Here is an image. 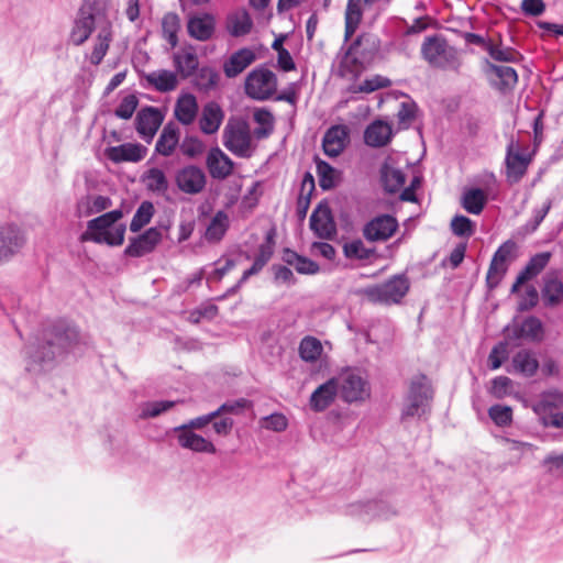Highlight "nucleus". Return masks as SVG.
<instances>
[{"label":"nucleus","mask_w":563,"mask_h":563,"mask_svg":"<svg viewBox=\"0 0 563 563\" xmlns=\"http://www.w3.org/2000/svg\"><path fill=\"white\" fill-rule=\"evenodd\" d=\"M179 150L188 158L199 157L206 150L205 143L197 136L187 135L179 143Z\"/></svg>","instance_id":"55"},{"label":"nucleus","mask_w":563,"mask_h":563,"mask_svg":"<svg viewBox=\"0 0 563 563\" xmlns=\"http://www.w3.org/2000/svg\"><path fill=\"white\" fill-rule=\"evenodd\" d=\"M349 143V129L343 124L327 130L322 139V148L327 156H339Z\"/></svg>","instance_id":"22"},{"label":"nucleus","mask_w":563,"mask_h":563,"mask_svg":"<svg viewBox=\"0 0 563 563\" xmlns=\"http://www.w3.org/2000/svg\"><path fill=\"white\" fill-rule=\"evenodd\" d=\"M347 514L351 516L360 517L364 520L388 517L387 506L382 500H371L366 503L358 501L351 504L347 507Z\"/></svg>","instance_id":"31"},{"label":"nucleus","mask_w":563,"mask_h":563,"mask_svg":"<svg viewBox=\"0 0 563 563\" xmlns=\"http://www.w3.org/2000/svg\"><path fill=\"white\" fill-rule=\"evenodd\" d=\"M519 335L533 342L542 341L544 329L541 320L533 316L526 318L520 324Z\"/></svg>","instance_id":"50"},{"label":"nucleus","mask_w":563,"mask_h":563,"mask_svg":"<svg viewBox=\"0 0 563 563\" xmlns=\"http://www.w3.org/2000/svg\"><path fill=\"white\" fill-rule=\"evenodd\" d=\"M508 343L499 342L496 344L488 356L489 366L492 369H497L501 366L503 362L508 357Z\"/></svg>","instance_id":"62"},{"label":"nucleus","mask_w":563,"mask_h":563,"mask_svg":"<svg viewBox=\"0 0 563 563\" xmlns=\"http://www.w3.org/2000/svg\"><path fill=\"white\" fill-rule=\"evenodd\" d=\"M154 214V206L151 201H143L139 208L136 209L131 223L130 230L132 232L140 231L143 227H145L152 219Z\"/></svg>","instance_id":"53"},{"label":"nucleus","mask_w":563,"mask_h":563,"mask_svg":"<svg viewBox=\"0 0 563 563\" xmlns=\"http://www.w3.org/2000/svg\"><path fill=\"white\" fill-rule=\"evenodd\" d=\"M516 242L507 240L494 253L486 275V285L489 289L499 286L510 264L516 258Z\"/></svg>","instance_id":"8"},{"label":"nucleus","mask_w":563,"mask_h":563,"mask_svg":"<svg viewBox=\"0 0 563 563\" xmlns=\"http://www.w3.org/2000/svg\"><path fill=\"white\" fill-rule=\"evenodd\" d=\"M256 59V54L249 47L234 52L223 64V73L228 78H234L244 71Z\"/></svg>","instance_id":"27"},{"label":"nucleus","mask_w":563,"mask_h":563,"mask_svg":"<svg viewBox=\"0 0 563 563\" xmlns=\"http://www.w3.org/2000/svg\"><path fill=\"white\" fill-rule=\"evenodd\" d=\"M261 426L275 432L285 431L288 427V420L283 413H272L261 419Z\"/></svg>","instance_id":"60"},{"label":"nucleus","mask_w":563,"mask_h":563,"mask_svg":"<svg viewBox=\"0 0 563 563\" xmlns=\"http://www.w3.org/2000/svg\"><path fill=\"white\" fill-rule=\"evenodd\" d=\"M180 29V20L176 13L168 12L162 19V31L164 38L175 47L178 43L177 33Z\"/></svg>","instance_id":"52"},{"label":"nucleus","mask_w":563,"mask_h":563,"mask_svg":"<svg viewBox=\"0 0 563 563\" xmlns=\"http://www.w3.org/2000/svg\"><path fill=\"white\" fill-rule=\"evenodd\" d=\"M316 165L320 187L323 190L334 188L336 184V170L330 164L321 159H317Z\"/></svg>","instance_id":"54"},{"label":"nucleus","mask_w":563,"mask_h":563,"mask_svg":"<svg viewBox=\"0 0 563 563\" xmlns=\"http://www.w3.org/2000/svg\"><path fill=\"white\" fill-rule=\"evenodd\" d=\"M339 379L333 377L321 384L311 394L309 406L314 412H322L328 409L339 395Z\"/></svg>","instance_id":"19"},{"label":"nucleus","mask_w":563,"mask_h":563,"mask_svg":"<svg viewBox=\"0 0 563 563\" xmlns=\"http://www.w3.org/2000/svg\"><path fill=\"white\" fill-rule=\"evenodd\" d=\"M147 153V148L140 143H124L106 150V156L113 163L141 162Z\"/></svg>","instance_id":"23"},{"label":"nucleus","mask_w":563,"mask_h":563,"mask_svg":"<svg viewBox=\"0 0 563 563\" xmlns=\"http://www.w3.org/2000/svg\"><path fill=\"white\" fill-rule=\"evenodd\" d=\"M512 364L516 371L527 377L533 376L539 368L536 354L530 350H521L516 353L512 357Z\"/></svg>","instance_id":"41"},{"label":"nucleus","mask_w":563,"mask_h":563,"mask_svg":"<svg viewBox=\"0 0 563 563\" xmlns=\"http://www.w3.org/2000/svg\"><path fill=\"white\" fill-rule=\"evenodd\" d=\"M42 341L26 347L31 360L27 364L29 371L35 369L34 365L51 363L57 355L70 350L79 341V332L76 327L58 321L43 330Z\"/></svg>","instance_id":"1"},{"label":"nucleus","mask_w":563,"mask_h":563,"mask_svg":"<svg viewBox=\"0 0 563 563\" xmlns=\"http://www.w3.org/2000/svg\"><path fill=\"white\" fill-rule=\"evenodd\" d=\"M338 379L340 396L344 401L350 404L364 401L369 397V385L361 375L354 372H349Z\"/></svg>","instance_id":"12"},{"label":"nucleus","mask_w":563,"mask_h":563,"mask_svg":"<svg viewBox=\"0 0 563 563\" xmlns=\"http://www.w3.org/2000/svg\"><path fill=\"white\" fill-rule=\"evenodd\" d=\"M398 229V221L390 214H379L366 222L362 229L363 238L368 242H385Z\"/></svg>","instance_id":"13"},{"label":"nucleus","mask_w":563,"mask_h":563,"mask_svg":"<svg viewBox=\"0 0 563 563\" xmlns=\"http://www.w3.org/2000/svg\"><path fill=\"white\" fill-rule=\"evenodd\" d=\"M421 54L429 65L435 68L457 70L461 66L455 51L439 36L427 37L422 43Z\"/></svg>","instance_id":"6"},{"label":"nucleus","mask_w":563,"mask_h":563,"mask_svg":"<svg viewBox=\"0 0 563 563\" xmlns=\"http://www.w3.org/2000/svg\"><path fill=\"white\" fill-rule=\"evenodd\" d=\"M206 165L212 178L224 179L231 175L233 170V162L219 147H212L206 159Z\"/></svg>","instance_id":"24"},{"label":"nucleus","mask_w":563,"mask_h":563,"mask_svg":"<svg viewBox=\"0 0 563 563\" xmlns=\"http://www.w3.org/2000/svg\"><path fill=\"white\" fill-rule=\"evenodd\" d=\"M311 231L321 240H331L336 234V225L328 203L320 202L310 216Z\"/></svg>","instance_id":"14"},{"label":"nucleus","mask_w":563,"mask_h":563,"mask_svg":"<svg viewBox=\"0 0 563 563\" xmlns=\"http://www.w3.org/2000/svg\"><path fill=\"white\" fill-rule=\"evenodd\" d=\"M112 201L109 197L101 195H87L81 197L76 205V216L78 218H88L92 214L102 212L111 207Z\"/></svg>","instance_id":"32"},{"label":"nucleus","mask_w":563,"mask_h":563,"mask_svg":"<svg viewBox=\"0 0 563 563\" xmlns=\"http://www.w3.org/2000/svg\"><path fill=\"white\" fill-rule=\"evenodd\" d=\"M121 210L106 212L87 222V230L79 236L80 242L106 243L111 246L121 245L124 241L125 225L114 223L122 218Z\"/></svg>","instance_id":"3"},{"label":"nucleus","mask_w":563,"mask_h":563,"mask_svg":"<svg viewBox=\"0 0 563 563\" xmlns=\"http://www.w3.org/2000/svg\"><path fill=\"white\" fill-rule=\"evenodd\" d=\"M223 118L224 113L221 107L214 101L208 102L205 104L199 119V128L201 132L205 134H214L218 132Z\"/></svg>","instance_id":"34"},{"label":"nucleus","mask_w":563,"mask_h":563,"mask_svg":"<svg viewBox=\"0 0 563 563\" xmlns=\"http://www.w3.org/2000/svg\"><path fill=\"white\" fill-rule=\"evenodd\" d=\"M164 115L155 107L141 109L135 118V129L143 140L151 142L162 125Z\"/></svg>","instance_id":"16"},{"label":"nucleus","mask_w":563,"mask_h":563,"mask_svg":"<svg viewBox=\"0 0 563 563\" xmlns=\"http://www.w3.org/2000/svg\"><path fill=\"white\" fill-rule=\"evenodd\" d=\"M198 110L196 97L191 93H183L176 101L174 115L183 125H190L195 122Z\"/></svg>","instance_id":"33"},{"label":"nucleus","mask_w":563,"mask_h":563,"mask_svg":"<svg viewBox=\"0 0 563 563\" xmlns=\"http://www.w3.org/2000/svg\"><path fill=\"white\" fill-rule=\"evenodd\" d=\"M161 240L162 231L157 228H150L143 234L131 240L124 252L129 256L141 257L154 251Z\"/></svg>","instance_id":"21"},{"label":"nucleus","mask_w":563,"mask_h":563,"mask_svg":"<svg viewBox=\"0 0 563 563\" xmlns=\"http://www.w3.org/2000/svg\"><path fill=\"white\" fill-rule=\"evenodd\" d=\"M409 279L406 275H394L383 284L358 290L369 302L393 305L399 303L409 291Z\"/></svg>","instance_id":"5"},{"label":"nucleus","mask_w":563,"mask_h":563,"mask_svg":"<svg viewBox=\"0 0 563 563\" xmlns=\"http://www.w3.org/2000/svg\"><path fill=\"white\" fill-rule=\"evenodd\" d=\"M417 112V106L415 102H401L400 109L397 113L399 124L404 128H408L413 121Z\"/></svg>","instance_id":"63"},{"label":"nucleus","mask_w":563,"mask_h":563,"mask_svg":"<svg viewBox=\"0 0 563 563\" xmlns=\"http://www.w3.org/2000/svg\"><path fill=\"white\" fill-rule=\"evenodd\" d=\"M364 0H347L344 14V41L352 38L363 19Z\"/></svg>","instance_id":"35"},{"label":"nucleus","mask_w":563,"mask_h":563,"mask_svg":"<svg viewBox=\"0 0 563 563\" xmlns=\"http://www.w3.org/2000/svg\"><path fill=\"white\" fill-rule=\"evenodd\" d=\"M541 292L547 307H554L563 302V282L558 274L545 275Z\"/></svg>","instance_id":"37"},{"label":"nucleus","mask_w":563,"mask_h":563,"mask_svg":"<svg viewBox=\"0 0 563 563\" xmlns=\"http://www.w3.org/2000/svg\"><path fill=\"white\" fill-rule=\"evenodd\" d=\"M175 183L180 191L188 195H197L205 189L207 177L200 167L188 165L177 170Z\"/></svg>","instance_id":"15"},{"label":"nucleus","mask_w":563,"mask_h":563,"mask_svg":"<svg viewBox=\"0 0 563 563\" xmlns=\"http://www.w3.org/2000/svg\"><path fill=\"white\" fill-rule=\"evenodd\" d=\"M451 230L456 236L470 238L475 232V223L470 218L457 214L451 220Z\"/></svg>","instance_id":"58"},{"label":"nucleus","mask_w":563,"mask_h":563,"mask_svg":"<svg viewBox=\"0 0 563 563\" xmlns=\"http://www.w3.org/2000/svg\"><path fill=\"white\" fill-rule=\"evenodd\" d=\"M488 416L498 427H508L512 422V409L505 405H494L488 409Z\"/></svg>","instance_id":"57"},{"label":"nucleus","mask_w":563,"mask_h":563,"mask_svg":"<svg viewBox=\"0 0 563 563\" xmlns=\"http://www.w3.org/2000/svg\"><path fill=\"white\" fill-rule=\"evenodd\" d=\"M276 90V75L265 66L253 69L245 79V92L255 100H267Z\"/></svg>","instance_id":"9"},{"label":"nucleus","mask_w":563,"mask_h":563,"mask_svg":"<svg viewBox=\"0 0 563 563\" xmlns=\"http://www.w3.org/2000/svg\"><path fill=\"white\" fill-rule=\"evenodd\" d=\"M511 379L507 376H497L492 380L490 394L496 398H503L509 393Z\"/></svg>","instance_id":"64"},{"label":"nucleus","mask_w":563,"mask_h":563,"mask_svg":"<svg viewBox=\"0 0 563 563\" xmlns=\"http://www.w3.org/2000/svg\"><path fill=\"white\" fill-rule=\"evenodd\" d=\"M177 145H179L178 128L173 123H167L156 141L155 152L168 157L174 153Z\"/></svg>","instance_id":"36"},{"label":"nucleus","mask_w":563,"mask_h":563,"mask_svg":"<svg viewBox=\"0 0 563 563\" xmlns=\"http://www.w3.org/2000/svg\"><path fill=\"white\" fill-rule=\"evenodd\" d=\"M378 49V43L369 34H362L350 45L341 60L340 68L343 73H357L358 64L369 59Z\"/></svg>","instance_id":"7"},{"label":"nucleus","mask_w":563,"mask_h":563,"mask_svg":"<svg viewBox=\"0 0 563 563\" xmlns=\"http://www.w3.org/2000/svg\"><path fill=\"white\" fill-rule=\"evenodd\" d=\"M563 408V393L550 390L541 394L540 398L533 404L532 409L539 417L540 423L545 427V422L552 420L554 416Z\"/></svg>","instance_id":"17"},{"label":"nucleus","mask_w":563,"mask_h":563,"mask_svg":"<svg viewBox=\"0 0 563 563\" xmlns=\"http://www.w3.org/2000/svg\"><path fill=\"white\" fill-rule=\"evenodd\" d=\"M144 77L148 85L159 92L173 91L178 85L177 75L167 69L155 70Z\"/></svg>","instance_id":"39"},{"label":"nucleus","mask_w":563,"mask_h":563,"mask_svg":"<svg viewBox=\"0 0 563 563\" xmlns=\"http://www.w3.org/2000/svg\"><path fill=\"white\" fill-rule=\"evenodd\" d=\"M391 85L390 79L383 77L380 75H375L372 78L365 79L361 85L357 86L356 89H354V92H365L369 93L375 90L387 88Z\"/></svg>","instance_id":"59"},{"label":"nucleus","mask_w":563,"mask_h":563,"mask_svg":"<svg viewBox=\"0 0 563 563\" xmlns=\"http://www.w3.org/2000/svg\"><path fill=\"white\" fill-rule=\"evenodd\" d=\"M253 20L245 9H236L225 18V30L233 37H241L251 32Z\"/></svg>","instance_id":"29"},{"label":"nucleus","mask_w":563,"mask_h":563,"mask_svg":"<svg viewBox=\"0 0 563 563\" xmlns=\"http://www.w3.org/2000/svg\"><path fill=\"white\" fill-rule=\"evenodd\" d=\"M486 52L497 62L518 63L522 59V55L512 47L488 43Z\"/></svg>","instance_id":"51"},{"label":"nucleus","mask_w":563,"mask_h":563,"mask_svg":"<svg viewBox=\"0 0 563 563\" xmlns=\"http://www.w3.org/2000/svg\"><path fill=\"white\" fill-rule=\"evenodd\" d=\"M176 405V401L172 400H155L147 401L142 405L141 417L142 418H155L159 415L168 411Z\"/></svg>","instance_id":"56"},{"label":"nucleus","mask_w":563,"mask_h":563,"mask_svg":"<svg viewBox=\"0 0 563 563\" xmlns=\"http://www.w3.org/2000/svg\"><path fill=\"white\" fill-rule=\"evenodd\" d=\"M550 258V252H542L532 256L527 265L518 274L516 282L511 287V292L516 294L521 285L538 276L545 268Z\"/></svg>","instance_id":"25"},{"label":"nucleus","mask_w":563,"mask_h":563,"mask_svg":"<svg viewBox=\"0 0 563 563\" xmlns=\"http://www.w3.org/2000/svg\"><path fill=\"white\" fill-rule=\"evenodd\" d=\"M433 389L430 379L424 374L415 375L409 384L408 394L401 410V419L426 415L430 410Z\"/></svg>","instance_id":"4"},{"label":"nucleus","mask_w":563,"mask_h":563,"mask_svg":"<svg viewBox=\"0 0 563 563\" xmlns=\"http://www.w3.org/2000/svg\"><path fill=\"white\" fill-rule=\"evenodd\" d=\"M112 41V23L111 21L106 22L100 27L96 37V43L90 55V63L95 66L99 65L106 56L110 43Z\"/></svg>","instance_id":"38"},{"label":"nucleus","mask_w":563,"mask_h":563,"mask_svg":"<svg viewBox=\"0 0 563 563\" xmlns=\"http://www.w3.org/2000/svg\"><path fill=\"white\" fill-rule=\"evenodd\" d=\"M22 231L12 224L0 227V263L8 261L24 244Z\"/></svg>","instance_id":"20"},{"label":"nucleus","mask_w":563,"mask_h":563,"mask_svg":"<svg viewBox=\"0 0 563 563\" xmlns=\"http://www.w3.org/2000/svg\"><path fill=\"white\" fill-rule=\"evenodd\" d=\"M109 1L110 0L84 1L69 34V40L74 45H82L90 37L96 25L100 29L103 23L110 21L108 18Z\"/></svg>","instance_id":"2"},{"label":"nucleus","mask_w":563,"mask_h":563,"mask_svg":"<svg viewBox=\"0 0 563 563\" xmlns=\"http://www.w3.org/2000/svg\"><path fill=\"white\" fill-rule=\"evenodd\" d=\"M487 201L486 194L479 188H471L462 196V207L471 214H479Z\"/></svg>","instance_id":"43"},{"label":"nucleus","mask_w":563,"mask_h":563,"mask_svg":"<svg viewBox=\"0 0 563 563\" xmlns=\"http://www.w3.org/2000/svg\"><path fill=\"white\" fill-rule=\"evenodd\" d=\"M382 181L387 192L395 194L402 188L406 176L402 170L386 164L382 167Z\"/></svg>","instance_id":"45"},{"label":"nucleus","mask_w":563,"mask_h":563,"mask_svg":"<svg viewBox=\"0 0 563 563\" xmlns=\"http://www.w3.org/2000/svg\"><path fill=\"white\" fill-rule=\"evenodd\" d=\"M219 80L220 75L214 68L201 67L197 69L194 85L199 91L209 92L218 87Z\"/></svg>","instance_id":"47"},{"label":"nucleus","mask_w":563,"mask_h":563,"mask_svg":"<svg viewBox=\"0 0 563 563\" xmlns=\"http://www.w3.org/2000/svg\"><path fill=\"white\" fill-rule=\"evenodd\" d=\"M489 69L499 78L498 89L507 91L515 88L518 82V74L515 68L510 66H498L487 63Z\"/></svg>","instance_id":"49"},{"label":"nucleus","mask_w":563,"mask_h":563,"mask_svg":"<svg viewBox=\"0 0 563 563\" xmlns=\"http://www.w3.org/2000/svg\"><path fill=\"white\" fill-rule=\"evenodd\" d=\"M314 190V179L310 173H307L301 181L300 194L297 199V216L305 219L310 206V197Z\"/></svg>","instance_id":"44"},{"label":"nucleus","mask_w":563,"mask_h":563,"mask_svg":"<svg viewBox=\"0 0 563 563\" xmlns=\"http://www.w3.org/2000/svg\"><path fill=\"white\" fill-rule=\"evenodd\" d=\"M531 161L532 154L527 153V148H522L519 142L511 140L507 145L505 158L508 179L518 183L527 173Z\"/></svg>","instance_id":"11"},{"label":"nucleus","mask_w":563,"mask_h":563,"mask_svg":"<svg viewBox=\"0 0 563 563\" xmlns=\"http://www.w3.org/2000/svg\"><path fill=\"white\" fill-rule=\"evenodd\" d=\"M174 66L177 73L184 78H189L198 69L199 59L196 48L191 45L185 46L173 56Z\"/></svg>","instance_id":"28"},{"label":"nucleus","mask_w":563,"mask_h":563,"mask_svg":"<svg viewBox=\"0 0 563 563\" xmlns=\"http://www.w3.org/2000/svg\"><path fill=\"white\" fill-rule=\"evenodd\" d=\"M139 104V100L134 95L125 96L120 104L117 107L114 113L118 118L128 120L132 118L136 107Z\"/></svg>","instance_id":"61"},{"label":"nucleus","mask_w":563,"mask_h":563,"mask_svg":"<svg viewBox=\"0 0 563 563\" xmlns=\"http://www.w3.org/2000/svg\"><path fill=\"white\" fill-rule=\"evenodd\" d=\"M230 225L229 217L224 211H218L208 224L205 239L210 243H217L225 235Z\"/></svg>","instance_id":"40"},{"label":"nucleus","mask_w":563,"mask_h":563,"mask_svg":"<svg viewBox=\"0 0 563 563\" xmlns=\"http://www.w3.org/2000/svg\"><path fill=\"white\" fill-rule=\"evenodd\" d=\"M143 181L148 191L164 196L168 190V180L165 173L156 167L150 168L143 176Z\"/></svg>","instance_id":"42"},{"label":"nucleus","mask_w":563,"mask_h":563,"mask_svg":"<svg viewBox=\"0 0 563 563\" xmlns=\"http://www.w3.org/2000/svg\"><path fill=\"white\" fill-rule=\"evenodd\" d=\"M375 249L366 247L361 239H354L343 244V254L349 260L368 261L375 256Z\"/></svg>","instance_id":"48"},{"label":"nucleus","mask_w":563,"mask_h":563,"mask_svg":"<svg viewBox=\"0 0 563 563\" xmlns=\"http://www.w3.org/2000/svg\"><path fill=\"white\" fill-rule=\"evenodd\" d=\"M223 144L239 157L252 155V136L250 129L244 122L229 123L223 131Z\"/></svg>","instance_id":"10"},{"label":"nucleus","mask_w":563,"mask_h":563,"mask_svg":"<svg viewBox=\"0 0 563 563\" xmlns=\"http://www.w3.org/2000/svg\"><path fill=\"white\" fill-rule=\"evenodd\" d=\"M174 432L177 434L178 444L184 449L210 454H214L217 451L214 444L210 440L195 433L194 430L188 427L181 424L174 428Z\"/></svg>","instance_id":"18"},{"label":"nucleus","mask_w":563,"mask_h":563,"mask_svg":"<svg viewBox=\"0 0 563 563\" xmlns=\"http://www.w3.org/2000/svg\"><path fill=\"white\" fill-rule=\"evenodd\" d=\"M393 139V129L383 120L373 121L364 131V142L371 147L386 146Z\"/></svg>","instance_id":"26"},{"label":"nucleus","mask_w":563,"mask_h":563,"mask_svg":"<svg viewBox=\"0 0 563 563\" xmlns=\"http://www.w3.org/2000/svg\"><path fill=\"white\" fill-rule=\"evenodd\" d=\"M298 352L302 361L307 363H314L320 358L323 347L320 340L314 336L307 335L300 341Z\"/></svg>","instance_id":"46"},{"label":"nucleus","mask_w":563,"mask_h":563,"mask_svg":"<svg viewBox=\"0 0 563 563\" xmlns=\"http://www.w3.org/2000/svg\"><path fill=\"white\" fill-rule=\"evenodd\" d=\"M216 21L211 14L205 13L189 18L188 34L198 41H208L214 33Z\"/></svg>","instance_id":"30"}]
</instances>
